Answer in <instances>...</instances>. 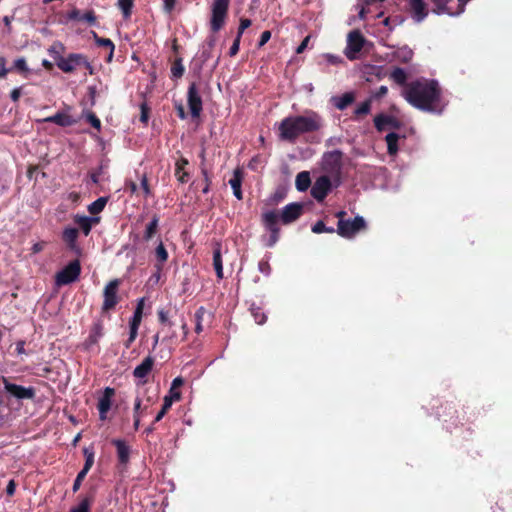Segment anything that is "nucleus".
<instances>
[{"label":"nucleus","instance_id":"obj_1","mask_svg":"<svg viewBox=\"0 0 512 512\" xmlns=\"http://www.w3.org/2000/svg\"><path fill=\"white\" fill-rule=\"evenodd\" d=\"M402 96L410 105L424 112L440 114L446 106L442 98V89L436 80L411 81L403 89Z\"/></svg>","mask_w":512,"mask_h":512},{"label":"nucleus","instance_id":"obj_2","mask_svg":"<svg viewBox=\"0 0 512 512\" xmlns=\"http://www.w3.org/2000/svg\"><path fill=\"white\" fill-rule=\"evenodd\" d=\"M322 126L321 116L314 111H309L306 115L288 116L278 125V138L294 144L300 135L316 132Z\"/></svg>","mask_w":512,"mask_h":512},{"label":"nucleus","instance_id":"obj_3","mask_svg":"<svg viewBox=\"0 0 512 512\" xmlns=\"http://www.w3.org/2000/svg\"><path fill=\"white\" fill-rule=\"evenodd\" d=\"M342 158L343 153L340 150L327 152L323 157V169L333 178L335 186L340 184Z\"/></svg>","mask_w":512,"mask_h":512},{"label":"nucleus","instance_id":"obj_4","mask_svg":"<svg viewBox=\"0 0 512 512\" xmlns=\"http://www.w3.org/2000/svg\"><path fill=\"white\" fill-rule=\"evenodd\" d=\"M279 215L275 210H270L264 212L261 217L262 225L265 230L269 232V237L267 238L265 245L267 247H273L279 240L280 237V228H279Z\"/></svg>","mask_w":512,"mask_h":512},{"label":"nucleus","instance_id":"obj_5","mask_svg":"<svg viewBox=\"0 0 512 512\" xmlns=\"http://www.w3.org/2000/svg\"><path fill=\"white\" fill-rule=\"evenodd\" d=\"M231 0H214L211 6L210 29L213 33L220 31L226 21Z\"/></svg>","mask_w":512,"mask_h":512},{"label":"nucleus","instance_id":"obj_6","mask_svg":"<svg viewBox=\"0 0 512 512\" xmlns=\"http://www.w3.org/2000/svg\"><path fill=\"white\" fill-rule=\"evenodd\" d=\"M121 284V280L116 278L109 281L103 290V304L101 307L102 313H107L113 310L116 305L120 302V297L118 295V289Z\"/></svg>","mask_w":512,"mask_h":512},{"label":"nucleus","instance_id":"obj_7","mask_svg":"<svg viewBox=\"0 0 512 512\" xmlns=\"http://www.w3.org/2000/svg\"><path fill=\"white\" fill-rule=\"evenodd\" d=\"M81 273V264L78 259L69 262L63 269L55 275L57 286H64L75 282Z\"/></svg>","mask_w":512,"mask_h":512},{"label":"nucleus","instance_id":"obj_8","mask_svg":"<svg viewBox=\"0 0 512 512\" xmlns=\"http://www.w3.org/2000/svg\"><path fill=\"white\" fill-rule=\"evenodd\" d=\"M366 228V222L362 216H356L353 220L340 219L337 225V233L343 238H352Z\"/></svg>","mask_w":512,"mask_h":512},{"label":"nucleus","instance_id":"obj_9","mask_svg":"<svg viewBox=\"0 0 512 512\" xmlns=\"http://www.w3.org/2000/svg\"><path fill=\"white\" fill-rule=\"evenodd\" d=\"M57 67L64 73H73L77 68L82 67L85 63V55L81 53H70L67 57H63L60 53L54 57Z\"/></svg>","mask_w":512,"mask_h":512},{"label":"nucleus","instance_id":"obj_10","mask_svg":"<svg viewBox=\"0 0 512 512\" xmlns=\"http://www.w3.org/2000/svg\"><path fill=\"white\" fill-rule=\"evenodd\" d=\"M187 103L192 117L198 118L203 110V102L195 82L188 87Z\"/></svg>","mask_w":512,"mask_h":512},{"label":"nucleus","instance_id":"obj_11","mask_svg":"<svg viewBox=\"0 0 512 512\" xmlns=\"http://www.w3.org/2000/svg\"><path fill=\"white\" fill-rule=\"evenodd\" d=\"M332 187V181L328 175H322L316 179L311 187V196L317 202H323Z\"/></svg>","mask_w":512,"mask_h":512},{"label":"nucleus","instance_id":"obj_12","mask_svg":"<svg viewBox=\"0 0 512 512\" xmlns=\"http://www.w3.org/2000/svg\"><path fill=\"white\" fill-rule=\"evenodd\" d=\"M2 382L5 390L19 400L33 399L35 397V389L33 387H24L11 383L6 377H2Z\"/></svg>","mask_w":512,"mask_h":512},{"label":"nucleus","instance_id":"obj_13","mask_svg":"<svg viewBox=\"0 0 512 512\" xmlns=\"http://www.w3.org/2000/svg\"><path fill=\"white\" fill-rule=\"evenodd\" d=\"M365 39L360 31L353 30L348 34L347 50L345 52L348 59L353 60L364 46Z\"/></svg>","mask_w":512,"mask_h":512},{"label":"nucleus","instance_id":"obj_14","mask_svg":"<svg viewBox=\"0 0 512 512\" xmlns=\"http://www.w3.org/2000/svg\"><path fill=\"white\" fill-rule=\"evenodd\" d=\"M303 214V204L293 202L286 205L279 216L284 225H288L296 221Z\"/></svg>","mask_w":512,"mask_h":512},{"label":"nucleus","instance_id":"obj_15","mask_svg":"<svg viewBox=\"0 0 512 512\" xmlns=\"http://www.w3.org/2000/svg\"><path fill=\"white\" fill-rule=\"evenodd\" d=\"M374 126L378 132H383L387 128L398 130L402 123L394 116L380 113L374 117Z\"/></svg>","mask_w":512,"mask_h":512},{"label":"nucleus","instance_id":"obj_16","mask_svg":"<svg viewBox=\"0 0 512 512\" xmlns=\"http://www.w3.org/2000/svg\"><path fill=\"white\" fill-rule=\"evenodd\" d=\"M114 395L115 389L111 387H106L103 391V395L99 398L97 403V409L101 420H105L107 418V413L111 409L112 398Z\"/></svg>","mask_w":512,"mask_h":512},{"label":"nucleus","instance_id":"obj_17","mask_svg":"<svg viewBox=\"0 0 512 512\" xmlns=\"http://www.w3.org/2000/svg\"><path fill=\"white\" fill-rule=\"evenodd\" d=\"M78 505L72 507L69 512H90L91 506L95 502L96 487L92 486L85 494L79 496Z\"/></svg>","mask_w":512,"mask_h":512},{"label":"nucleus","instance_id":"obj_18","mask_svg":"<svg viewBox=\"0 0 512 512\" xmlns=\"http://www.w3.org/2000/svg\"><path fill=\"white\" fill-rule=\"evenodd\" d=\"M157 315L158 320L162 325L161 332L165 334L163 341H172L176 337V334L172 329L174 323L169 319V312L165 309H159Z\"/></svg>","mask_w":512,"mask_h":512},{"label":"nucleus","instance_id":"obj_19","mask_svg":"<svg viewBox=\"0 0 512 512\" xmlns=\"http://www.w3.org/2000/svg\"><path fill=\"white\" fill-rule=\"evenodd\" d=\"M154 366V358L152 356H147L143 359L141 364L136 366L133 370V376L142 380L140 383L145 384L147 382L146 378L151 373Z\"/></svg>","mask_w":512,"mask_h":512},{"label":"nucleus","instance_id":"obj_20","mask_svg":"<svg viewBox=\"0 0 512 512\" xmlns=\"http://www.w3.org/2000/svg\"><path fill=\"white\" fill-rule=\"evenodd\" d=\"M433 4V12L436 14H448L451 16L459 15L464 11L465 3H460L458 5V10L456 12L452 11L451 8L448 6L449 0H431Z\"/></svg>","mask_w":512,"mask_h":512},{"label":"nucleus","instance_id":"obj_21","mask_svg":"<svg viewBox=\"0 0 512 512\" xmlns=\"http://www.w3.org/2000/svg\"><path fill=\"white\" fill-rule=\"evenodd\" d=\"M74 222L80 227L85 236H88L94 224L100 222V217H88L85 215H75Z\"/></svg>","mask_w":512,"mask_h":512},{"label":"nucleus","instance_id":"obj_22","mask_svg":"<svg viewBox=\"0 0 512 512\" xmlns=\"http://www.w3.org/2000/svg\"><path fill=\"white\" fill-rule=\"evenodd\" d=\"M43 121L54 123L60 127H70L77 122L71 115L65 112H57L52 116L46 117Z\"/></svg>","mask_w":512,"mask_h":512},{"label":"nucleus","instance_id":"obj_23","mask_svg":"<svg viewBox=\"0 0 512 512\" xmlns=\"http://www.w3.org/2000/svg\"><path fill=\"white\" fill-rule=\"evenodd\" d=\"M409 6L412 16L417 22L423 21L428 14L424 0H409Z\"/></svg>","mask_w":512,"mask_h":512},{"label":"nucleus","instance_id":"obj_24","mask_svg":"<svg viewBox=\"0 0 512 512\" xmlns=\"http://www.w3.org/2000/svg\"><path fill=\"white\" fill-rule=\"evenodd\" d=\"M111 443L116 447L119 463L126 465L130 459V447L122 439H113Z\"/></svg>","mask_w":512,"mask_h":512},{"label":"nucleus","instance_id":"obj_25","mask_svg":"<svg viewBox=\"0 0 512 512\" xmlns=\"http://www.w3.org/2000/svg\"><path fill=\"white\" fill-rule=\"evenodd\" d=\"M9 70L10 72H16L25 79L29 78L33 74V70L28 66L24 57L15 59Z\"/></svg>","mask_w":512,"mask_h":512},{"label":"nucleus","instance_id":"obj_26","mask_svg":"<svg viewBox=\"0 0 512 512\" xmlns=\"http://www.w3.org/2000/svg\"><path fill=\"white\" fill-rule=\"evenodd\" d=\"M243 181V171L240 168H236L233 172L232 178L229 180V184L233 190L234 196L238 200H242L243 194L241 190V185Z\"/></svg>","mask_w":512,"mask_h":512},{"label":"nucleus","instance_id":"obj_27","mask_svg":"<svg viewBox=\"0 0 512 512\" xmlns=\"http://www.w3.org/2000/svg\"><path fill=\"white\" fill-rule=\"evenodd\" d=\"M188 165L189 161L185 157H180L175 163V176L182 184L187 183L189 180V173L185 171Z\"/></svg>","mask_w":512,"mask_h":512},{"label":"nucleus","instance_id":"obj_28","mask_svg":"<svg viewBox=\"0 0 512 512\" xmlns=\"http://www.w3.org/2000/svg\"><path fill=\"white\" fill-rule=\"evenodd\" d=\"M181 399V393H175L174 395L168 394L163 399V404L160 411L157 413L154 422H159L169 411L174 401Z\"/></svg>","mask_w":512,"mask_h":512},{"label":"nucleus","instance_id":"obj_29","mask_svg":"<svg viewBox=\"0 0 512 512\" xmlns=\"http://www.w3.org/2000/svg\"><path fill=\"white\" fill-rule=\"evenodd\" d=\"M331 101L338 110L343 111L355 101V94L354 92H346L341 96L333 97Z\"/></svg>","mask_w":512,"mask_h":512},{"label":"nucleus","instance_id":"obj_30","mask_svg":"<svg viewBox=\"0 0 512 512\" xmlns=\"http://www.w3.org/2000/svg\"><path fill=\"white\" fill-rule=\"evenodd\" d=\"M156 263L154 265V268L159 271H162L164 268L165 263L167 262L169 258V254L167 249L165 248L163 242H160L154 251Z\"/></svg>","mask_w":512,"mask_h":512},{"label":"nucleus","instance_id":"obj_31","mask_svg":"<svg viewBox=\"0 0 512 512\" xmlns=\"http://www.w3.org/2000/svg\"><path fill=\"white\" fill-rule=\"evenodd\" d=\"M103 330H104V327H103V323L101 320H97L96 322H94L91 327L90 334H89L88 338L86 339V344L88 346L97 344L99 339L104 334Z\"/></svg>","mask_w":512,"mask_h":512},{"label":"nucleus","instance_id":"obj_32","mask_svg":"<svg viewBox=\"0 0 512 512\" xmlns=\"http://www.w3.org/2000/svg\"><path fill=\"white\" fill-rule=\"evenodd\" d=\"M79 236V231L74 227H66L62 233V239L67 244L68 248L75 250L77 248L76 241Z\"/></svg>","mask_w":512,"mask_h":512},{"label":"nucleus","instance_id":"obj_33","mask_svg":"<svg viewBox=\"0 0 512 512\" xmlns=\"http://www.w3.org/2000/svg\"><path fill=\"white\" fill-rule=\"evenodd\" d=\"M91 35L99 47H105L109 49V55L107 58V62H111L115 50L114 43L109 38H103L98 36V34L95 31H91Z\"/></svg>","mask_w":512,"mask_h":512},{"label":"nucleus","instance_id":"obj_34","mask_svg":"<svg viewBox=\"0 0 512 512\" xmlns=\"http://www.w3.org/2000/svg\"><path fill=\"white\" fill-rule=\"evenodd\" d=\"M389 79L394 81L399 86H406L409 84L407 83L408 74L403 68L400 67H394L392 71L389 74Z\"/></svg>","mask_w":512,"mask_h":512},{"label":"nucleus","instance_id":"obj_35","mask_svg":"<svg viewBox=\"0 0 512 512\" xmlns=\"http://www.w3.org/2000/svg\"><path fill=\"white\" fill-rule=\"evenodd\" d=\"M371 107H372V98H368L356 107V109L354 110L352 119L355 121L361 120L362 118H364L366 115H368L370 113Z\"/></svg>","mask_w":512,"mask_h":512},{"label":"nucleus","instance_id":"obj_36","mask_svg":"<svg viewBox=\"0 0 512 512\" xmlns=\"http://www.w3.org/2000/svg\"><path fill=\"white\" fill-rule=\"evenodd\" d=\"M213 267L218 279H223V263L221 255V247L218 244L213 250Z\"/></svg>","mask_w":512,"mask_h":512},{"label":"nucleus","instance_id":"obj_37","mask_svg":"<svg viewBox=\"0 0 512 512\" xmlns=\"http://www.w3.org/2000/svg\"><path fill=\"white\" fill-rule=\"evenodd\" d=\"M295 185L298 191H306L311 185L310 174L307 171H302L297 174Z\"/></svg>","mask_w":512,"mask_h":512},{"label":"nucleus","instance_id":"obj_38","mask_svg":"<svg viewBox=\"0 0 512 512\" xmlns=\"http://www.w3.org/2000/svg\"><path fill=\"white\" fill-rule=\"evenodd\" d=\"M400 139L399 134L395 132L388 133L385 137L387 143V152L389 155H396L398 152V140Z\"/></svg>","mask_w":512,"mask_h":512},{"label":"nucleus","instance_id":"obj_39","mask_svg":"<svg viewBox=\"0 0 512 512\" xmlns=\"http://www.w3.org/2000/svg\"><path fill=\"white\" fill-rule=\"evenodd\" d=\"M144 305H145V298H140L137 302L134 314L129 322L130 325L140 326L142 317H143Z\"/></svg>","mask_w":512,"mask_h":512},{"label":"nucleus","instance_id":"obj_40","mask_svg":"<svg viewBox=\"0 0 512 512\" xmlns=\"http://www.w3.org/2000/svg\"><path fill=\"white\" fill-rule=\"evenodd\" d=\"M206 315H209L205 307L200 306L194 315L195 318V332L200 334L203 331V320Z\"/></svg>","mask_w":512,"mask_h":512},{"label":"nucleus","instance_id":"obj_41","mask_svg":"<svg viewBox=\"0 0 512 512\" xmlns=\"http://www.w3.org/2000/svg\"><path fill=\"white\" fill-rule=\"evenodd\" d=\"M158 225H159V217L157 215H154L152 220L146 226L144 236H143L145 241H149L150 239L153 238V236L157 232Z\"/></svg>","mask_w":512,"mask_h":512},{"label":"nucleus","instance_id":"obj_42","mask_svg":"<svg viewBox=\"0 0 512 512\" xmlns=\"http://www.w3.org/2000/svg\"><path fill=\"white\" fill-rule=\"evenodd\" d=\"M413 57V51L408 47H402L399 48L394 53L395 60L401 62V63H408L412 60Z\"/></svg>","mask_w":512,"mask_h":512},{"label":"nucleus","instance_id":"obj_43","mask_svg":"<svg viewBox=\"0 0 512 512\" xmlns=\"http://www.w3.org/2000/svg\"><path fill=\"white\" fill-rule=\"evenodd\" d=\"M108 199L106 197H99L90 205H88V212L92 215H97L102 212L107 204Z\"/></svg>","mask_w":512,"mask_h":512},{"label":"nucleus","instance_id":"obj_44","mask_svg":"<svg viewBox=\"0 0 512 512\" xmlns=\"http://www.w3.org/2000/svg\"><path fill=\"white\" fill-rule=\"evenodd\" d=\"M185 68L182 63V58L178 57L174 60L171 66L172 78L179 79L183 76Z\"/></svg>","mask_w":512,"mask_h":512},{"label":"nucleus","instance_id":"obj_45","mask_svg":"<svg viewBox=\"0 0 512 512\" xmlns=\"http://www.w3.org/2000/svg\"><path fill=\"white\" fill-rule=\"evenodd\" d=\"M83 454L85 456V463L81 470L88 473L94 464L95 453L92 448H84Z\"/></svg>","mask_w":512,"mask_h":512},{"label":"nucleus","instance_id":"obj_46","mask_svg":"<svg viewBox=\"0 0 512 512\" xmlns=\"http://www.w3.org/2000/svg\"><path fill=\"white\" fill-rule=\"evenodd\" d=\"M133 0H118L117 6L122 11L125 19L130 18L132 14Z\"/></svg>","mask_w":512,"mask_h":512},{"label":"nucleus","instance_id":"obj_47","mask_svg":"<svg viewBox=\"0 0 512 512\" xmlns=\"http://www.w3.org/2000/svg\"><path fill=\"white\" fill-rule=\"evenodd\" d=\"M251 314L257 324H264L266 322L267 316L262 311L260 307L255 306L254 304L250 308Z\"/></svg>","mask_w":512,"mask_h":512},{"label":"nucleus","instance_id":"obj_48","mask_svg":"<svg viewBox=\"0 0 512 512\" xmlns=\"http://www.w3.org/2000/svg\"><path fill=\"white\" fill-rule=\"evenodd\" d=\"M312 232L316 234L323 232L334 233L335 229L333 227H326L325 223L322 220H319L312 226Z\"/></svg>","mask_w":512,"mask_h":512},{"label":"nucleus","instance_id":"obj_49","mask_svg":"<svg viewBox=\"0 0 512 512\" xmlns=\"http://www.w3.org/2000/svg\"><path fill=\"white\" fill-rule=\"evenodd\" d=\"M146 407L142 408V399L140 396H136L133 407V417L141 418Z\"/></svg>","mask_w":512,"mask_h":512},{"label":"nucleus","instance_id":"obj_50","mask_svg":"<svg viewBox=\"0 0 512 512\" xmlns=\"http://www.w3.org/2000/svg\"><path fill=\"white\" fill-rule=\"evenodd\" d=\"M81 21L87 22L90 26L96 25L97 17L94 10H88L82 14Z\"/></svg>","mask_w":512,"mask_h":512},{"label":"nucleus","instance_id":"obj_51","mask_svg":"<svg viewBox=\"0 0 512 512\" xmlns=\"http://www.w3.org/2000/svg\"><path fill=\"white\" fill-rule=\"evenodd\" d=\"M184 384V379L182 377H176L173 379L169 394L174 395L175 393H181L178 389Z\"/></svg>","mask_w":512,"mask_h":512},{"label":"nucleus","instance_id":"obj_52","mask_svg":"<svg viewBox=\"0 0 512 512\" xmlns=\"http://www.w3.org/2000/svg\"><path fill=\"white\" fill-rule=\"evenodd\" d=\"M87 474L88 473L84 472L83 470H81L77 474V476H76V478L74 480L73 486H72V490H73L74 493H76L80 489V487L82 485V482L85 479Z\"/></svg>","mask_w":512,"mask_h":512},{"label":"nucleus","instance_id":"obj_53","mask_svg":"<svg viewBox=\"0 0 512 512\" xmlns=\"http://www.w3.org/2000/svg\"><path fill=\"white\" fill-rule=\"evenodd\" d=\"M86 120L97 130L101 129V121L93 112H89L86 116Z\"/></svg>","mask_w":512,"mask_h":512},{"label":"nucleus","instance_id":"obj_54","mask_svg":"<svg viewBox=\"0 0 512 512\" xmlns=\"http://www.w3.org/2000/svg\"><path fill=\"white\" fill-rule=\"evenodd\" d=\"M258 269L261 273L265 274V275H270L271 273V266L269 264V260L268 259H262L259 263H258Z\"/></svg>","mask_w":512,"mask_h":512},{"label":"nucleus","instance_id":"obj_55","mask_svg":"<svg viewBox=\"0 0 512 512\" xmlns=\"http://www.w3.org/2000/svg\"><path fill=\"white\" fill-rule=\"evenodd\" d=\"M252 22L250 19L248 18H241L240 19V24H239V27H238V31H237V35L239 37H242V34L244 33V31L249 28L251 26Z\"/></svg>","mask_w":512,"mask_h":512},{"label":"nucleus","instance_id":"obj_56","mask_svg":"<svg viewBox=\"0 0 512 512\" xmlns=\"http://www.w3.org/2000/svg\"><path fill=\"white\" fill-rule=\"evenodd\" d=\"M201 172H202V175H203V178H204V188L202 189V192L204 194H207L210 190V184H211V180H210V177L208 175V172H207V169L202 167L201 168Z\"/></svg>","mask_w":512,"mask_h":512},{"label":"nucleus","instance_id":"obj_57","mask_svg":"<svg viewBox=\"0 0 512 512\" xmlns=\"http://www.w3.org/2000/svg\"><path fill=\"white\" fill-rule=\"evenodd\" d=\"M388 93V88L384 85L380 86L373 94L370 98L373 99H382L383 97H385Z\"/></svg>","mask_w":512,"mask_h":512},{"label":"nucleus","instance_id":"obj_58","mask_svg":"<svg viewBox=\"0 0 512 512\" xmlns=\"http://www.w3.org/2000/svg\"><path fill=\"white\" fill-rule=\"evenodd\" d=\"M240 41H241V37H239L237 35L233 44L231 45V47L229 49V56L234 57L239 52Z\"/></svg>","mask_w":512,"mask_h":512},{"label":"nucleus","instance_id":"obj_59","mask_svg":"<svg viewBox=\"0 0 512 512\" xmlns=\"http://www.w3.org/2000/svg\"><path fill=\"white\" fill-rule=\"evenodd\" d=\"M140 182H141V188H142L145 196L146 197L150 196L151 195V189H150V186H149V183H148V178H147L146 174H144L141 177Z\"/></svg>","mask_w":512,"mask_h":512},{"label":"nucleus","instance_id":"obj_60","mask_svg":"<svg viewBox=\"0 0 512 512\" xmlns=\"http://www.w3.org/2000/svg\"><path fill=\"white\" fill-rule=\"evenodd\" d=\"M271 38V31L269 30H265L261 33V36H260V39H259V42H258V47L261 48L263 47Z\"/></svg>","mask_w":512,"mask_h":512},{"label":"nucleus","instance_id":"obj_61","mask_svg":"<svg viewBox=\"0 0 512 512\" xmlns=\"http://www.w3.org/2000/svg\"><path fill=\"white\" fill-rule=\"evenodd\" d=\"M82 14L79 9L74 8L67 14V18L73 21H81Z\"/></svg>","mask_w":512,"mask_h":512},{"label":"nucleus","instance_id":"obj_62","mask_svg":"<svg viewBox=\"0 0 512 512\" xmlns=\"http://www.w3.org/2000/svg\"><path fill=\"white\" fill-rule=\"evenodd\" d=\"M9 72V68H6V59L0 56V78H5Z\"/></svg>","mask_w":512,"mask_h":512},{"label":"nucleus","instance_id":"obj_63","mask_svg":"<svg viewBox=\"0 0 512 512\" xmlns=\"http://www.w3.org/2000/svg\"><path fill=\"white\" fill-rule=\"evenodd\" d=\"M149 119V108L145 103L141 105V115H140V121L143 123H147Z\"/></svg>","mask_w":512,"mask_h":512},{"label":"nucleus","instance_id":"obj_64","mask_svg":"<svg viewBox=\"0 0 512 512\" xmlns=\"http://www.w3.org/2000/svg\"><path fill=\"white\" fill-rule=\"evenodd\" d=\"M21 95H22V88L17 87L11 91L10 98L13 102H17L20 99Z\"/></svg>","mask_w":512,"mask_h":512}]
</instances>
